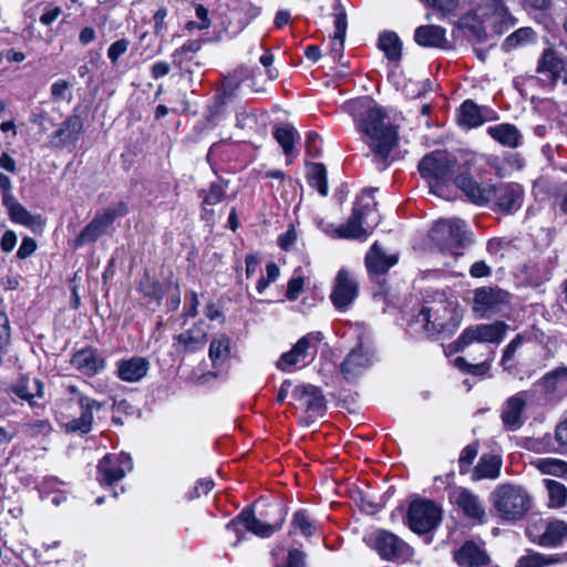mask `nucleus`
Returning <instances> with one entry per match:
<instances>
[{"label": "nucleus", "mask_w": 567, "mask_h": 567, "mask_svg": "<svg viewBox=\"0 0 567 567\" xmlns=\"http://www.w3.org/2000/svg\"><path fill=\"white\" fill-rule=\"evenodd\" d=\"M558 561L555 555H544L536 551H528L522 556L515 567H546Z\"/></svg>", "instance_id": "c03bdc74"}, {"label": "nucleus", "mask_w": 567, "mask_h": 567, "mask_svg": "<svg viewBox=\"0 0 567 567\" xmlns=\"http://www.w3.org/2000/svg\"><path fill=\"white\" fill-rule=\"evenodd\" d=\"M452 503L463 513V515L477 523L483 524L486 512L481 498L464 487H457L450 496Z\"/></svg>", "instance_id": "f3484780"}, {"label": "nucleus", "mask_w": 567, "mask_h": 567, "mask_svg": "<svg viewBox=\"0 0 567 567\" xmlns=\"http://www.w3.org/2000/svg\"><path fill=\"white\" fill-rule=\"evenodd\" d=\"M378 203L372 190H363L358 196L352 214L348 221L341 225L337 233L347 239H365L379 225L381 216L377 209Z\"/></svg>", "instance_id": "f03ea898"}, {"label": "nucleus", "mask_w": 567, "mask_h": 567, "mask_svg": "<svg viewBox=\"0 0 567 567\" xmlns=\"http://www.w3.org/2000/svg\"><path fill=\"white\" fill-rule=\"evenodd\" d=\"M431 239L442 252L460 256L465 245V223L460 218L440 219L431 230Z\"/></svg>", "instance_id": "0eeeda50"}, {"label": "nucleus", "mask_w": 567, "mask_h": 567, "mask_svg": "<svg viewBox=\"0 0 567 567\" xmlns=\"http://www.w3.org/2000/svg\"><path fill=\"white\" fill-rule=\"evenodd\" d=\"M461 567H482L489 564L488 554L476 543L466 540L453 555Z\"/></svg>", "instance_id": "b1692460"}, {"label": "nucleus", "mask_w": 567, "mask_h": 567, "mask_svg": "<svg viewBox=\"0 0 567 567\" xmlns=\"http://www.w3.org/2000/svg\"><path fill=\"white\" fill-rule=\"evenodd\" d=\"M275 567H305V554L299 549H290L286 563Z\"/></svg>", "instance_id": "13d9d810"}, {"label": "nucleus", "mask_w": 567, "mask_h": 567, "mask_svg": "<svg viewBox=\"0 0 567 567\" xmlns=\"http://www.w3.org/2000/svg\"><path fill=\"white\" fill-rule=\"evenodd\" d=\"M543 474L567 478V462L554 457L538 458L534 462Z\"/></svg>", "instance_id": "79ce46f5"}, {"label": "nucleus", "mask_w": 567, "mask_h": 567, "mask_svg": "<svg viewBox=\"0 0 567 567\" xmlns=\"http://www.w3.org/2000/svg\"><path fill=\"white\" fill-rule=\"evenodd\" d=\"M93 416L89 411H83L80 417H75L65 424V430L69 433L79 432L86 434L92 429Z\"/></svg>", "instance_id": "8fccbe9b"}, {"label": "nucleus", "mask_w": 567, "mask_h": 567, "mask_svg": "<svg viewBox=\"0 0 567 567\" xmlns=\"http://www.w3.org/2000/svg\"><path fill=\"white\" fill-rule=\"evenodd\" d=\"M342 110L353 118L364 143L375 156L386 159L396 145L399 135L384 111L367 96L346 102Z\"/></svg>", "instance_id": "f257e3e1"}, {"label": "nucleus", "mask_w": 567, "mask_h": 567, "mask_svg": "<svg viewBox=\"0 0 567 567\" xmlns=\"http://www.w3.org/2000/svg\"><path fill=\"white\" fill-rule=\"evenodd\" d=\"M487 133L499 144L511 148L518 147L522 141V134L517 127L508 123L489 126Z\"/></svg>", "instance_id": "2f4dec72"}, {"label": "nucleus", "mask_w": 567, "mask_h": 567, "mask_svg": "<svg viewBox=\"0 0 567 567\" xmlns=\"http://www.w3.org/2000/svg\"><path fill=\"white\" fill-rule=\"evenodd\" d=\"M526 341L524 333H518L504 349L501 365L505 370L513 369V360L517 349Z\"/></svg>", "instance_id": "09e8293b"}, {"label": "nucleus", "mask_w": 567, "mask_h": 567, "mask_svg": "<svg viewBox=\"0 0 567 567\" xmlns=\"http://www.w3.org/2000/svg\"><path fill=\"white\" fill-rule=\"evenodd\" d=\"M414 41L423 48L447 49L449 41L444 28L435 24L420 25L414 31Z\"/></svg>", "instance_id": "393cba45"}, {"label": "nucleus", "mask_w": 567, "mask_h": 567, "mask_svg": "<svg viewBox=\"0 0 567 567\" xmlns=\"http://www.w3.org/2000/svg\"><path fill=\"white\" fill-rule=\"evenodd\" d=\"M535 32L532 28H520L505 39L504 47L507 50L529 43L534 40Z\"/></svg>", "instance_id": "de8ad7c7"}, {"label": "nucleus", "mask_w": 567, "mask_h": 567, "mask_svg": "<svg viewBox=\"0 0 567 567\" xmlns=\"http://www.w3.org/2000/svg\"><path fill=\"white\" fill-rule=\"evenodd\" d=\"M471 13L465 18V24L472 17L478 23H489L496 32L503 33L515 24L514 17L509 13L503 0H470Z\"/></svg>", "instance_id": "39448f33"}, {"label": "nucleus", "mask_w": 567, "mask_h": 567, "mask_svg": "<svg viewBox=\"0 0 567 567\" xmlns=\"http://www.w3.org/2000/svg\"><path fill=\"white\" fill-rule=\"evenodd\" d=\"M548 493V506L550 508H561L567 503V487L554 480L544 481Z\"/></svg>", "instance_id": "a19ab883"}, {"label": "nucleus", "mask_w": 567, "mask_h": 567, "mask_svg": "<svg viewBox=\"0 0 567 567\" xmlns=\"http://www.w3.org/2000/svg\"><path fill=\"white\" fill-rule=\"evenodd\" d=\"M274 136L287 157L292 155L295 142L298 137V132L290 125L277 127L274 132Z\"/></svg>", "instance_id": "37998d69"}, {"label": "nucleus", "mask_w": 567, "mask_h": 567, "mask_svg": "<svg viewBox=\"0 0 567 567\" xmlns=\"http://www.w3.org/2000/svg\"><path fill=\"white\" fill-rule=\"evenodd\" d=\"M536 385L553 400H561L567 395V367H558L547 372Z\"/></svg>", "instance_id": "6ab92c4d"}, {"label": "nucleus", "mask_w": 567, "mask_h": 567, "mask_svg": "<svg viewBox=\"0 0 567 567\" xmlns=\"http://www.w3.org/2000/svg\"><path fill=\"white\" fill-rule=\"evenodd\" d=\"M72 364L85 374L96 373L103 365L90 350H82L72 358Z\"/></svg>", "instance_id": "58836bf2"}, {"label": "nucleus", "mask_w": 567, "mask_h": 567, "mask_svg": "<svg viewBox=\"0 0 567 567\" xmlns=\"http://www.w3.org/2000/svg\"><path fill=\"white\" fill-rule=\"evenodd\" d=\"M284 520L285 518L281 517L278 523H264L254 515L252 511L244 509L226 525V528L238 535V540L243 539L244 529L259 537H270L281 528Z\"/></svg>", "instance_id": "ddd939ff"}, {"label": "nucleus", "mask_w": 567, "mask_h": 567, "mask_svg": "<svg viewBox=\"0 0 567 567\" xmlns=\"http://www.w3.org/2000/svg\"><path fill=\"white\" fill-rule=\"evenodd\" d=\"M477 452V444H468L462 450L458 458L460 472L462 474L467 472L470 465L475 460Z\"/></svg>", "instance_id": "864d4df0"}, {"label": "nucleus", "mask_w": 567, "mask_h": 567, "mask_svg": "<svg viewBox=\"0 0 567 567\" xmlns=\"http://www.w3.org/2000/svg\"><path fill=\"white\" fill-rule=\"evenodd\" d=\"M494 111L481 107L472 100H465L460 106L458 123L465 128H474L494 120Z\"/></svg>", "instance_id": "412c9836"}, {"label": "nucleus", "mask_w": 567, "mask_h": 567, "mask_svg": "<svg viewBox=\"0 0 567 567\" xmlns=\"http://www.w3.org/2000/svg\"><path fill=\"white\" fill-rule=\"evenodd\" d=\"M259 61L265 66L266 74H267L268 79L270 81L276 80L279 75V72L277 69L272 68V64L275 61L274 55L271 53L267 52L260 56Z\"/></svg>", "instance_id": "e2e57ef3"}, {"label": "nucleus", "mask_w": 567, "mask_h": 567, "mask_svg": "<svg viewBox=\"0 0 567 567\" xmlns=\"http://www.w3.org/2000/svg\"><path fill=\"white\" fill-rule=\"evenodd\" d=\"M322 339L323 334L319 331L307 333L297 341L290 351L281 354L277 368L285 371L299 363H305L307 359L313 360Z\"/></svg>", "instance_id": "9d476101"}, {"label": "nucleus", "mask_w": 567, "mask_h": 567, "mask_svg": "<svg viewBox=\"0 0 567 567\" xmlns=\"http://www.w3.org/2000/svg\"><path fill=\"white\" fill-rule=\"evenodd\" d=\"M455 185L473 204L480 206L489 205L493 185L477 183L473 177L468 175H458L455 178Z\"/></svg>", "instance_id": "aec40b11"}, {"label": "nucleus", "mask_w": 567, "mask_h": 567, "mask_svg": "<svg viewBox=\"0 0 567 567\" xmlns=\"http://www.w3.org/2000/svg\"><path fill=\"white\" fill-rule=\"evenodd\" d=\"M359 285L354 277L346 269L339 270L332 292L331 302L341 312H344L358 297Z\"/></svg>", "instance_id": "dca6fc26"}, {"label": "nucleus", "mask_w": 567, "mask_h": 567, "mask_svg": "<svg viewBox=\"0 0 567 567\" xmlns=\"http://www.w3.org/2000/svg\"><path fill=\"white\" fill-rule=\"evenodd\" d=\"M318 526L316 520L308 514L306 509H299L293 513L290 522V535H302L303 537H311L317 532Z\"/></svg>", "instance_id": "72a5a7b5"}, {"label": "nucleus", "mask_w": 567, "mask_h": 567, "mask_svg": "<svg viewBox=\"0 0 567 567\" xmlns=\"http://www.w3.org/2000/svg\"><path fill=\"white\" fill-rule=\"evenodd\" d=\"M297 240V233L292 225H289L288 229L280 234L278 237V245L284 250H289L292 248Z\"/></svg>", "instance_id": "4d7b16f0"}, {"label": "nucleus", "mask_w": 567, "mask_h": 567, "mask_svg": "<svg viewBox=\"0 0 567 567\" xmlns=\"http://www.w3.org/2000/svg\"><path fill=\"white\" fill-rule=\"evenodd\" d=\"M37 248V243L34 239L30 237H24L22 243L17 251V257L19 259H25L30 257Z\"/></svg>", "instance_id": "680f3d73"}, {"label": "nucleus", "mask_w": 567, "mask_h": 567, "mask_svg": "<svg viewBox=\"0 0 567 567\" xmlns=\"http://www.w3.org/2000/svg\"><path fill=\"white\" fill-rule=\"evenodd\" d=\"M379 48L390 61H399L402 54V43L394 32H383L379 37Z\"/></svg>", "instance_id": "e433bc0d"}, {"label": "nucleus", "mask_w": 567, "mask_h": 567, "mask_svg": "<svg viewBox=\"0 0 567 567\" xmlns=\"http://www.w3.org/2000/svg\"><path fill=\"white\" fill-rule=\"evenodd\" d=\"M413 323L427 334L451 332L457 326L455 307L446 299L426 302L415 316Z\"/></svg>", "instance_id": "7ed1b4c3"}, {"label": "nucleus", "mask_w": 567, "mask_h": 567, "mask_svg": "<svg viewBox=\"0 0 567 567\" xmlns=\"http://www.w3.org/2000/svg\"><path fill=\"white\" fill-rule=\"evenodd\" d=\"M371 365V353L363 344L355 347L341 364V372L347 380H353Z\"/></svg>", "instance_id": "5701e85b"}, {"label": "nucleus", "mask_w": 567, "mask_h": 567, "mask_svg": "<svg viewBox=\"0 0 567 567\" xmlns=\"http://www.w3.org/2000/svg\"><path fill=\"white\" fill-rule=\"evenodd\" d=\"M302 289H303V279H302V277L291 278L288 281V286H287V291H286L287 299H289L291 301L298 299V297L301 293Z\"/></svg>", "instance_id": "052dcab7"}, {"label": "nucleus", "mask_w": 567, "mask_h": 567, "mask_svg": "<svg viewBox=\"0 0 567 567\" xmlns=\"http://www.w3.org/2000/svg\"><path fill=\"white\" fill-rule=\"evenodd\" d=\"M0 190L2 193V204L14 198L12 194V183L9 176L0 172Z\"/></svg>", "instance_id": "0e129e2a"}, {"label": "nucleus", "mask_w": 567, "mask_h": 567, "mask_svg": "<svg viewBox=\"0 0 567 567\" xmlns=\"http://www.w3.org/2000/svg\"><path fill=\"white\" fill-rule=\"evenodd\" d=\"M334 39H344L347 32V13L343 6L339 0L336 1L334 6Z\"/></svg>", "instance_id": "603ef678"}, {"label": "nucleus", "mask_w": 567, "mask_h": 567, "mask_svg": "<svg viewBox=\"0 0 567 567\" xmlns=\"http://www.w3.org/2000/svg\"><path fill=\"white\" fill-rule=\"evenodd\" d=\"M83 123L79 115L73 114L62 122L59 130L51 136V143L56 147H63L75 142L82 131Z\"/></svg>", "instance_id": "cd10ccee"}, {"label": "nucleus", "mask_w": 567, "mask_h": 567, "mask_svg": "<svg viewBox=\"0 0 567 567\" xmlns=\"http://www.w3.org/2000/svg\"><path fill=\"white\" fill-rule=\"evenodd\" d=\"M528 538L542 547H557L567 538V523L560 519H532L526 528Z\"/></svg>", "instance_id": "1a4fd4ad"}, {"label": "nucleus", "mask_w": 567, "mask_h": 567, "mask_svg": "<svg viewBox=\"0 0 567 567\" xmlns=\"http://www.w3.org/2000/svg\"><path fill=\"white\" fill-rule=\"evenodd\" d=\"M11 343V327L8 316L0 312V365Z\"/></svg>", "instance_id": "3c124183"}, {"label": "nucleus", "mask_w": 567, "mask_h": 567, "mask_svg": "<svg viewBox=\"0 0 567 567\" xmlns=\"http://www.w3.org/2000/svg\"><path fill=\"white\" fill-rule=\"evenodd\" d=\"M292 396L307 412L322 415L326 410L324 398L321 391L315 385H298L293 389Z\"/></svg>", "instance_id": "4be33fe9"}, {"label": "nucleus", "mask_w": 567, "mask_h": 567, "mask_svg": "<svg viewBox=\"0 0 567 567\" xmlns=\"http://www.w3.org/2000/svg\"><path fill=\"white\" fill-rule=\"evenodd\" d=\"M502 458L493 454H483L474 467L473 481L496 480L501 475Z\"/></svg>", "instance_id": "7c9ffc66"}, {"label": "nucleus", "mask_w": 567, "mask_h": 567, "mask_svg": "<svg viewBox=\"0 0 567 567\" xmlns=\"http://www.w3.org/2000/svg\"><path fill=\"white\" fill-rule=\"evenodd\" d=\"M375 549L386 560H395L411 553L410 546L393 533L380 530L375 536Z\"/></svg>", "instance_id": "a211bd4d"}, {"label": "nucleus", "mask_w": 567, "mask_h": 567, "mask_svg": "<svg viewBox=\"0 0 567 567\" xmlns=\"http://www.w3.org/2000/svg\"><path fill=\"white\" fill-rule=\"evenodd\" d=\"M132 468V458L128 454L121 453L112 458L109 457V488L114 482L122 480Z\"/></svg>", "instance_id": "f704fd0d"}, {"label": "nucleus", "mask_w": 567, "mask_h": 567, "mask_svg": "<svg viewBox=\"0 0 567 567\" xmlns=\"http://www.w3.org/2000/svg\"><path fill=\"white\" fill-rule=\"evenodd\" d=\"M491 193L489 205L494 212L512 215L523 206L525 193L517 183H498Z\"/></svg>", "instance_id": "9b49d317"}, {"label": "nucleus", "mask_w": 567, "mask_h": 567, "mask_svg": "<svg viewBox=\"0 0 567 567\" xmlns=\"http://www.w3.org/2000/svg\"><path fill=\"white\" fill-rule=\"evenodd\" d=\"M117 377L125 382H138L150 370V362L142 357H132L116 363Z\"/></svg>", "instance_id": "a878e982"}, {"label": "nucleus", "mask_w": 567, "mask_h": 567, "mask_svg": "<svg viewBox=\"0 0 567 567\" xmlns=\"http://www.w3.org/2000/svg\"><path fill=\"white\" fill-rule=\"evenodd\" d=\"M227 183L218 179L213 182L208 189L199 192V197L203 198V207L206 209L207 206H215L224 200L227 190Z\"/></svg>", "instance_id": "ea45409f"}, {"label": "nucleus", "mask_w": 567, "mask_h": 567, "mask_svg": "<svg viewBox=\"0 0 567 567\" xmlns=\"http://www.w3.org/2000/svg\"><path fill=\"white\" fill-rule=\"evenodd\" d=\"M128 48V41L121 39L109 48V58L115 62Z\"/></svg>", "instance_id": "338daca9"}, {"label": "nucleus", "mask_w": 567, "mask_h": 567, "mask_svg": "<svg viewBox=\"0 0 567 567\" xmlns=\"http://www.w3.org/2000/svg\"><path fill=\"white\" fill-rule=\"evenodd\" d=\"M509 326L504 321L493 323H481L466 328L457 339L460 349L470 346L473 342L501 343Z\"/></svg>", "instance_id": "f8f14e48"}, {"label": "nucleus", "mask_w": 567, "mask_h": 567, "mask_svg": "<svg viewBox=\"0 0 567 567\" xmlns=\"http://www.w3.org/2000/svg\"><path fill=\"white\" fill-rule=\"evenodd\" d=\"M308 179L310 186L317 188L322 196L328 195L327 169L323 164L313 163L309 168Z\"/></svg>", "instance_id": "a18cd8bd"}, {"label": "nucleus", "mask_w": 567, "mask_h": 567, "mask_svg": "<svg viewBox=\"0 0 567 567\" xmlns=\"http://www.w3.org/2000/svg\"><path fill=\"white\" fill-rule=\"evenodd\" d=\"M564 70V61L553 49H546L538 61L537 73L545 75L546 80L554 84L563 76Z\"/></svg>", "instance_id": "c85d7f7f"}, {"label": "nucleus", "mask_w": 567, "mask_h": 567, "mask_svg": "<svg viewBox=\"0 0 567 567\" xmlns=\"http://www.w3.org/2000/svg\"><path fill=\"white\" fill-rule=\"evenodd\" d=\"M202 48V42L199 40H188L185 42L179 49H176L173 53V63L183 68L184 63L192 59V54L198 52Z\"/></svg>", "instance_id": "49530a36"}, {"label": "nucleus", "mask_w": 567, "mask_h": 567, "mask_svg": "<svg viewBox=\"0 0 567 567\" xmlns=\"http://www.w3.org/2000/svg\"><path fill=\"white\" fill-rule=\"evenodd\" d=\"M555 440L563 453H567V410L555 429Z\"/></svg>", "instance_id": "5fc2aeb1"}, {"label": "nucleus", "mask_w": 567, "mask_h": 567, "mask_svg": "<svg viewBox=\"0 0 567 567\" xmlns=\"http://www.w3.org/2000/svg\"><path fill=\"white\" fill-rule=\"evenodd\" d=\"M237 72L238 71H236L235 74L225 78V80L223 82V87H224L225 94L231 95L238 89V86L243 80V76L237 75Z\"/></svg>", "instance_id": "774afa93"}, {"label": "nucleus", "mask_w": 567, "mask_h": 567, "mask_svg": "<svg viewBox=\"0 0 567 567\" xmlns=\"http://www.w3.org/2000/svg\"><path fill=\"white\" fill-rule=\"evenodd\" d=\"M10 392L17 395L19 399L28 401L32 408L38 405L35 401H33L34 394L30 391V388L24 380L14 384L10 389Z\"/></svg>", "instance_id": "6e6d98bb"}, {"label": "nucleus", "mask_w": 567, "mask_h": 567, "mask_svg": "<svg viewBox=\"0 0 567 567\" xmlns=\"http://www.w3.org/2000/svg\"><path fill=\"white\" fill-rule=\"evenodd\" d=\"M106 233V217L104 215L95 217L76 238V246H82L96 240Z\"/></svg>", "instance_id": "c9c22d12"}, {"label": "nucleus", "mask_w": 567, "mask_h": 567, "mask_svg": "<svg viewBox=\"0 0 567 567\" xmlns=\"http://www.w3.org/2000/svg\"><path fill=\"white\" fill-rule=\"evenodd\" d=\"M408 525L416 534L434 530L442 520V509L429 499H416L410 503L406 514Z\"/></svg>", "instance_id": "6e6552de"}, {"label": "nucleus", "mask_w": 567, "mask_h": 567, "mask_svg": "<svg viewBox=\"0 0 567 567\" xmlns=\"http://www.w3.org/2000/svg\"><path fill=\"white\" fill-rule=\"evenodd\" d=\"M529 391H520L506 399L501 409V420L507 431H517L525 423L524 412L532 399Z\"/></svg>", "instance_id": "2eb2a0df"}, {"label": "nucleus", "mask_w": 567, "mask_h": 567, "mask_svg": "<svg viewBox=\"0 0 567 567\" xmlns=\"http://www.w3.org/2000/svg\"><path fill=\"white\" fill-rule=\"evenodd\" d=\"M493 358H494V352L492 351L489 357L485 361H483L481 363H476V364L472 363L467 373L473 374V375L486 374L491 369Z\"/></svg>", "instance_id": "69168bd1"}, {"label": "nucleus", "mask_w": 567, "mask_h": 567, "mask_svg": "<svg viewBox=\"0 0 567 567\" xmlns=\"http://www.w3.org/2000/svg\"><path fill=\"white\" fill-rule=\"evenodd\" d=\"M306 148L310 156L317 157L321 153L320 136L315 132H308L306 135Z\"/></svg>", "instance_id": "bf43d9fd"}, {"label": "nucleus", "mask_w": 567, "mask_h": 567, "mask_svg": "<svg viewBox=\"0 0 567 567\" xmlns=\"http://www.w3.org/2000/svg\"><path fill=\"white\" fill-rule=\"evenodd\" d=\"M497 515L505 520H517L530 508V497L519 485L502 484L491 494Z\"/></svg>", "instance_id": "20e7f679"}, {"label": "nucleus", "mask_w": 567, "mask_h": 567, "mask_svg": "<svg viewBox=\"0 0 567 567\" xmlns=\"http://www.w3.org/2000/svg\"><path fill=\"white\" fill-rule=\"evenodd\" d=\"M455 157L445 151H434L419 163V172L429 182L431 192L439 194L443 183L451 179L455 169Z\"/></svg>", "instance_id": "423d86ee"}, {"label": "nucleus", "mask_w": 567, "mask_h": 567, "mask_svg": "<svg viewBox=\"0 0 567 567\" xmlns=\"http://www.w3.org/2000/svg\"><path fill=\"white\" fill-rule=\"evenodd\" d=\"M3 206L8 209L10 219L13 223L29 227L33 231H35L38 228H42V217L40 215H32L29 213L27 208L17 200L16 197L6 202Z\"/></svg>", "instance_id": "c756f323"}, {"label": "nucleus", "mask_w": 567, "mask_h": 567, "mask_svg": "<svg viewBox=\"0 0 567 567\" xmlns=\"http://www.w3.org/2000/svg\"><path fill=\"white\" fill-rule=\"evenodd\" d=\"M178 344L185 352H194L202 349L207 340V333L202 327V323L179 333L176 337Z\"/></svg>", "instance_id": "473e14b6"}, {"label": "nucleus", "mask_w": 567, "mask_h": 567, "mask_svg": "<svg viewBox=\"0 0 567 567\" xmlns=\"http://www.w3.org/2000/svg\"><path fill=\"white\" fill-rule=\"evenodd\" d=\"M398 262L396 255H388L374 243L365 255V266L371 275H383Z\"/></svg>", "instance_id": "bb28decb"}, {"label": "nucleus", "mask_w": 567, "mask_h": 567, "mask_svg": "<svg viewBox=\"0 0 567 567\" xmlns=\"http://www.w3.org/2000/svg\"><path fill=\"white\" fill-rule=\"evenodd\" d=\"M230 353V339L220 334L218 337L213 338L209 346V359L213 362L214 367L221 364L227 360Z\"/></svg>", "instance_id": "4c0bfd02"}, {"label": "nucleus", "mask_w": 567, "mask_h": 567, "mask_svg": "<svg viewBox=\"0 0 567 567\" xmlns=\"http://www.w3.org/2000/svg\"><path fill=\"white\" fill-rule=\"evenodd\" d=\"M508 302V292L498 288L481 287L474 291L473 310L480 317H485L502 311Z\"/></svg>", "instance_id": "4468645a"}]
</instances>
